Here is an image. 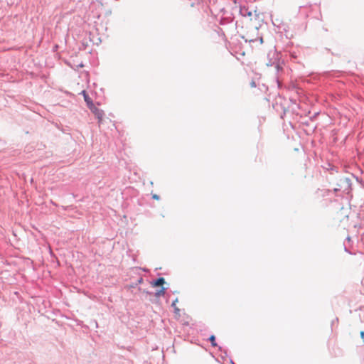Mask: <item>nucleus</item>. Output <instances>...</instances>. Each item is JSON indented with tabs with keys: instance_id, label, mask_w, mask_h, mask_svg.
Here are the masks:
<instances>
[{
	"instance_id": "f257e3e1",
	"label": "nucleus",
	"mask_w": 364,
	"mask_h": 364,
	"mask_svg": "<svg viewBox=\"0 0 364 364\" xmlns=\"http://www.w3.org/2000/svg\"><path fill=\"white\" fill-rule=\"evenodd\" d=\"M240 12L242 16L247 17L250 21L258 16L255 10L250 9L248 7L245 6L241 7Z\"/></svg>"
},
{
	"instance_id": "f03ea898",
	"label": "nucleus",
	"mask_w": 364,
	"mask_h": 364,
	"mask_svg": "<svg viewBox=\"0 0 364 364\" xmlns=\"http://www.w3.org/2000/svg\"><path fill=\"white\" fill-rule=\"evenodd\" d=\"M88 107L95 114V116L98 119L99 122H102L104 116L103 110L96 107L93 103L89 105Z\"/></svg>"
},
{
	"instance_id": "7ed1b4c3",
	"label": "nucleus",
	"mask_w": 364,
	"mask_h": 364,
	"mask_svg": "<svg viewBox=\"0 0 364 364\" xmlns=\"http://www.w3.org/2000/svg\"><path fill=\"white\" fill-rule=\"evenodd\" d=\"M165 283V279L163 277L157 279L156 281L151 282L152 287L162 286Z\"/></svg>"
},
{
	"instance_id": "20e7f679",
	"label": "nucleus",
	"mask_w": 364,
	"mask_h": 364,
	"mask_svg": "<svg viewBox=\"0 0 364 364\" xmlns=\"http://www.w3.org/2000/svg\"><path fill=\"white\" fill-rule=\"evenodd\" d=\"M82 95H83V97H84L85 101V102H86V104H87V107H88L89 105H90L92 103H93V102H92V100L89 97V96H88V95H87V93L86 92V91H85V90H83V91L82 92Z\"/></svg>"
},
{
	"instance_id": "39448f33",
	"label": "nucleus",
	"mask_w": 364,
	"mask_h": 364,
	"mask_svg": "<svg viewBox=\"0 0 364 364\" xmlns=\"http://www.w3.org/2000/svg\"><path fill=\"white\" fill-rule=\"evenodd\" d=\"M165 291H166V289H165V288H164V287H163V288H161L160 290H159V291H157L156 292V296L157 297H159V296H163V295H164Z\"/></svg>"
},
{
	"instance_id": "423d86ee",
	"label": "nucleus",
	"mask_w": 364,
	"mask_h": 364,
	"mask_svg": "<svg viewBox=\"0 0 364 364\" xmlns=\"http://www.w3.org/2000/svg\"><path fill=\"white\" fill-rule=\"evenodd\" d=\"M210 342H211L212 346H216V343H215V336L212 335V336L210 337Z\"/></svg>"
},
{
	"instance_id": "0eeeda50",
	"label": "nucleus",
	"mask_w": 364,
	"mask_h": 364,
	"mask_svg": "<svg viewBox=\"0 0 364 364\" xmlns=\"http://www.w3.org/2000/svg\"><path fill=\"white\" fill-rule=\"evenodd\" d=\"M152 198L155 200H159V196L156 194H153L152 195Z\"/></svg>"
},
{
	"instance_id": "6e6552de",
	"label": "nucleus",
	"mask_w": 364,
	"mask_h": 364,
	"mask_svg": "<svg viewBox=\"0 0 364 364\" xmlns=\"http://www.w3.org/2000/svg\"><path fill=\"white\" fill-rule=\"evenodd\" d=\"M360 336H361L363 341H364V331L360 332Z\"/></svg>"
},
{
	"instance_id": "1a4fd4ad",
	"label": "nucleus",
	"mask_w": 364,
	"mask_h": 364,
	"mask_svg": "<svg viewBox=\"0 0 364 364\" xmlns=\"http://www.w3.org/2000/svg\"><path fill=\"white\" fill-rule=\"evenodd\" d=\"M175 311H176V313H178V311H179L178 308L176 307V308H175Z\"/></svg>"
},
{
	"instance_id": "9d476101",
	"label": "nucleus",
	"mask_w": 364,
	"mask_h": 364,
	"mask_svg": "<svg viewBox=\"0 0 364 364\" xmlns=\"http://www.w3.org/2000/svg\"><path fill=\"white\" fill-rule=\"evenodd\" d=\"M176 301H177V299H176V301L173 302L172 306H175V304H176Z\"/></svg>"
}]
</instances>
